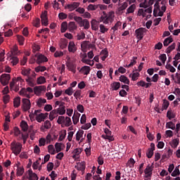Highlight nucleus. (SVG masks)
<instances>
[{
	"label": "nucleus",
	"instance_id": "nucleus-50",
	"mask_svg": "<svg viewBox=\"0 0 180 180\" xmlns=\"http://www.w3.org/2000/svg\"><path fill=\"white\" fill-rule=\"evenodd\" d=\"M88 11H96L98 9V5L89 4L87 7Z\"/></svg>",
	"mask_w": 180,
	"mask_h": 180
},
{
	"label": "nucleus",
	"instance_id": "nucleus-18",
	"mask_svg": "<svg viewBox=\"0 0 180 180\" xmlns=\"http://www.w3.org/2000/svg\"><path fill=\"white\" fill-rule=\"evenodd\" d=\"M101 22H99V20H98V21L96 20H92L91 23L93 30H98V29H99L98 25Z\"/></svg>",
	"mask_w": 180,
	"mask_h": 180
},
{
	"label": "nucleus",
	"instance_id": "nucleus-60",
	"mask_svg": "<svg viewBox=\"0 0 180 180\" xmlns=\"http://www.w3.org/2000/svg\"><path fill=\"white\" fill-rule=\"evenodd\" d=\"M82 61L84 63V64H87L88 65H91V67H93L94 65V62H92V64H91V60L89 59H82Z\"/></svg>",
	"mask_w": 180,
	"mask_h": 180
},
{
	"label": "nucleus",
	"instance_id": "nucleus-22",
	"mask_svg": "<svg viewBox=\"0 0 180 180\" xmlns=\"http://www.w3.org/2000/svg\"><path fill=\"white\" fill-rule=\"evenodd\" d=\"M20 127L22 131H27V130L29 129V125L27 124V122H26V121L22 120L20 122Z\"/></svg>",
	"mask_w": 180,
	"mask_h": 180
},
{
	"label": "nucleus",
	"instance_id": "nucleus-36",
	"mask_svg": "<svg viewBox=\"0 0 180 180\" xmlns=\"http://www.w3.org/2000/svg\"><path fill=\"white\" fill-rule=\"evenodd\" d=\"M137 63V57L134 56L131 60L130 63L127 65V68H130V67H133V65H136Z\"/></svg>",
	"mask_w": 180,
	"mask_h": 180
},
{
	"label": "nucleus",
	"instance_id": "nucleus-37",
	"mask_svg": "<svg viewBox=\"0 0 180 180\" xmlns=\"http://www.w3.org/2000/svg\"><path fill=\"white\" fill-rule=\"evenodd\" d=\"M13 105L14 108H19V106H20V97L14 98Z\"/></svg>",
	"mask_w": 180,
	"mask_h": 180
},
{
	"label": "nucleus",
	"instance_id": "nucleus-43",
	"mask_svg": "<svg viewBox=\"0 0 180 180\" xmlns=\"http://www.w3.org/2000/svg\"><path fill=\"white\" fill-rule=\"evenodd\" d=\"M65 125L66 127H70V126L72 124V122L71 121V118L70 117H65Z\"/></svg>",
	"mask_w": 180,
	"mask_h": 180
},
{
	"label": "nucleus",
	"instance_id": "nucleus-63",
	"mask_svg": "<svg viewBox=\"0 0 180 180\" xmlns=\"http://www.w3.org/2000/svg\"><path fill=\"white\" fill-rule=\"evenodd\" d=\"M11 99V96L9 95H5L3 97L4 103L6 105L9 102V100Z\"/></svg>",
	"mask_w": 180,
	"mask_h": 180
},
{
	"label": "nucleus",
	"instance_id": "nucleus-45",
	"mask_svg": "<svg viewBox=\"0 0 180 180\" xmlns=\"http://www.w3.org/2000/svg\"><path fill=\"white\" fill-rule=\"evenodd\" d=\"M165 68L169 70L170 72H175V71H176V69H175V68H174V66H172L171 64L167 63L165 66Z\"/></svg>",
	"mask_w": 180,
	"mask_h": 180
},
{
	"label": "nucleus",
	"instance_id": "nucleus-5",
	"mask_svg": "<svg viewBox=\"0 0 180 180\" xmlns=\"http://www.w3.org/2000/svg\"><path fill=\"white\" fill-rule=\"evenodd\" d=\"M153 169H154V166L148 165L144 170L145 178H149L151 179L153 176Z\"/></svg>",
	"mask_w": 180,
	"mask_h": 180
},
{
	"label": "nucleus",
	"instance_id": "nucleus-23",
	"mask_svg": "<svg viewBox=\"0 0 180 180\" xmlns=\"http://www.w3.org/2000/svg\"><path fill=\"white\" fill-rule=\"evenodd\" d=\"M47 103V100H46V98H39L37 101V105L38 108H41V106H44V103Z\"/></svg>",
	"mask_w": 180,
	"mask_h": 180
},
{
	"label": "nucleus",
	"instance_id": "nucleus-34",
	"mask_svg": "<svg viewBox=\"0 0 180 180\" xmlns=\"http://www.w3.org/2000/svg\"><path fill=\"white\" fill-rule=\"evenodd\" d=\"M83 136H84V131L83 130L78 131L76 134V141H79V140H81Z\"/></svg>",
	"mask_w": 180,
	"mask_h": 180
},
{
	"label": "nucleus",
	"instance_id": "nucleus-29",
	"mask_svg": "<svg viewBox=\"0 0 180 180\" xmlns=\"http://www.w3.org/2000/svg\"><path fill=\"white\" fill-rule=\"evenodd\" d=\"M84 29L87 30L90 27L89 21L86 19L83 20L82 25H80V27H84Z\"/></svg>",
	"mask_w": 180,
	"mask_h": 180
},
{
	"label": "nucleus",
	"instance_id": "nucleus-3",
	"mask_svg": "<svg viewBox=\"0 0 180 180\" xmlns=\"http://www.w3.org/2000/svg\"><path fill=\"white\" fill-rule=\"evenodd\" d=\"M30 71H32L31 69H24L22 70V75H25V77H27V79H25L26 82L29 83V85L30 86H34V84L33 83V78L30 77Z\"/></svg>",
	"mask_w": 180,
	"mask_h": 180
},
{
	"label": "nucleus",
	"instance_id": "nucleus-55",
	"mask_svg": "<svg viewBox=\"0 0 180 180\" xmlns=\"http://www.w3.org/2000/svg\"><path fill=\"white\" fill-rule=\"evenodd\" d=\"M101 137H102V139H104V140H108V141H109L110 142L115 141V138L108 136V135L103 134V135L101 136Z\"/></svg>",
	"mask_w": 180,
	"mask_h": 180
},
{
	"label": "nucleus",
	"instance_id": "nucleus-56",
	"mask_svg": "<svg viewBox=\"0 0 180 180\" xmlns=\"http://www.w3.org/2000/svg\"><path fill=\"white\" fill-rule=\"evenodd\" d=\"M57 110V112L58 115H65V108H59L58 109H56Z\"/></svg>",
	"mask_w": 180,
	"mask_h": 180
},
{
	"label": "nucleus",
	"instance_id": "nucleus-64",
	"mask_svg": "<svg viewBox=\"0 0 180 180\" xmlns=\"http://www.w3.org/2000/svg\"><path fill=\"white\" fill-rule=\"evenodd\" d=\"M108 28L105 27V25H100V32L101 33H105V32H108Z\"/></svg>",
	"mask_w": 180,
	"mask_h": 180
},
{
	"label": "nucleus",
	"instance_id": "nucleus-26",
	"mask_svg": "<svg viewBox=\"0 0 180 180\" xmlns=\"http://www.w3.org/2000/svg\"><path fill=\"white\" fill-rule=\"evenodd\" d=\"M68 29V23H67V22H62L61 28H60L61 33H65Z\"/></svg>",
	"mask_w": 180,
	"mask_h": 180
},
{
	"label": "nucleus",
	"instance_id": "nucleus-13",
	"mask_svg": "<svg viewBox=\"0 0 180 180\" xmlns=\"http://www.w3.org/2000/svg\"><path fill=\"white\" fill-rule=\"evenodd\" d=\"M43 91H46V87L44 86H35L34 88V93L37 96H39V95H40Z\"/></svg>",
	"mask_w": 180,
	"mask_h": 180
},
{
	"label": "nucleus",
	"instance_id": "nucleus-21",
	"mask_svg": "<svg viewBox=\"0 0 180 180\" xmlns=\"http://www.w3.org/2000/svg\"><path fill=\"white\" fill-rule=\"evenodd\" d=\"M120 82H123V84H127V85H130V80H129V78L124 75H121L120 77Z\"/></svg>",
	"mask_w": 180,
	"mask_h": 180
},
{
	"label": "nucleus",
	"instance_id": "nucleus-28",
	"mask_svg": "<svg viewBox=\"0 0 180 180\" xmlns=\"http://www.w3.org/2000/svg\"><path fill=\"white\" fill-rule=\"evenodd\" d=\"M25 172V168L23 167H18L16 175L17 176H22Z\"/></svg>",
	"mask_w": 180,
	"mask_h": 180
},
{
	"label": "nucleus",
	"instance_id": "nucleus-54",
	"mask_svg": "<svg viewBox=\"0 0 180 180\" xmlns=\"http://www.w3.org/2000/svg\"><path fill=\"white\" fill-rule=\"evenodd\" d=\"M178 175H180L179 169L178 167H176L172 173V176H178Z\"/></svg>",
	"mask_w": 180,
	"mask_h": 180
},
{
	"label": "nucleus",
	"instance_id": "nucleus-47",
	"mask_svg": "<svg viewBox=\"0 0 180 180\" xmlns=\"http://www.w3.org/2000/svg\"><path fill=\"white\" fill-rule=\"evenodd\" d=\"M73 153L75 154V155H73V158H75V157H77V155H79V154H81V153H82V148H76L74 150Z\"/></svg>",
	"mask_w": 180,
	"mask_h": 180
},
{
	"label": "nucleus",
	"instance_id": "nucleus-44",
	"mask_svg": "<svg viewBox=\"0 0 180 180\" xmlns=\"http://www.w3.org/2000/svg\"><path fill=\"white\" fill-rule=\"evenodd\" d=\"M136 10V5L132 4L131 5L127 10V13H133Z\"/></svg>",
	"mask_w": 180,
	"mask_h": 180
},
{
	"label": "nucleus",
	"instance_id": "nucleus-33",
	"mask_svg": "<svg viewBox=\"0 0 180 180\" xmlns=\"http://www.w3.org/2000/svg\"><path fill=\"white\" fill-rule=\"evenodd\" d=\"M129 77H131L132 81H137V79H139V77H140V73L134 72L133 74H130Z\"/></svg>",
	"mask_w": 180,
	"mask_h": 180
},
{
	"label": "nucleus",
	"instance_id": "nucleus-1",
	"mask_svg": "<svg viewBox=\"0 0 180 180\" xmlns=\"http://www.w3.org/2000/svg\"><path fill=\"white\" fill-rule=\"evenodd\" d=\"M115 18V11H110L106 13V11H103V15L98 18V22H103L104 25H109V22L112 23Z\"/></svg>",
	"mask_w": 180,
	"mask_h": 180
},
{
	"label": "nucleus",
	"instance_id": "nucleus-7",
	"mask_svg": "<svg viewBox=\"0 0 180 180\" xmlns=\"http://www.w3.org/2000/svg\"><path fill=\"white\" fill-rule=\"evenodd\" d=\"M32 104L30 100L27 98H22V109L24 112H27L30 109Z\"/></svg>",
	"mask_w": 180,
	"mask_h": 180
},
{
	"label": "nucleus",
	"instance_id": "nucleus-8",
	"mask_svg": "<svg viewBox=\"0 0 180 180\" xmlns=\"http://www.w3.org/2000/svg\"><path fill=\"white\" fill-rule=\"evenodd\" d=\"M35 57H37L36 63L39 65L42 64V63H47V61H49L47 57L44 56L43 54L36 55Z\"/></svg>",
	"mask_w": 180,
	"mask_h": 180
},
{
	"label": "nucleus",
	"instance_id": "nucleus-51",
	"mask_svg": "<svg viewBox=\"0 0 180 180\" xmlns=\"http://www.w3.org/2000/svg\"><path fill=\"white\" fill-rule=\"evenodd\" d=\"M168 106H169V101L167 100L163 101V104H162V109L163 110H166V109H168Z\"/></svg>",
	"mask_w": 180,
	"mask_h": 180
},
{
	"label": "nucleus",
	"instance_id": "nucleus-39",
	"mask_svg": "<svg viewBox=\"0 0 180 180\" xmlns=\"http://www.w3.org/2000/svg\"><path fill=\"white\" fill-rule=\"evenodd\" d=\"M44 82H46V77H39L37 78V84L38 85H41L43 84H44Z\"/></svg>",
	"mask_w": 180,
	"mask_h": 180
},
{
	"label": "nucleus",
	"instance_id": "nucleus-53",
	"mask_svg": "<svg viewBox=\"0 0 180 180\" xmlns=\"http://www.w3.org/2000/svg\"><path fill=\"white\" fill-rule=\"evenodd\" d=\"M74 20H75V22L79 23V26H81V25H82V22L84 20H82V18L78 17V16H75Z\"/></svg>",
	"mask_w": 180,
	"mask_h": 180
},
{
	"label": "nucleus",
	"instance_id": "nucleus-61",
	"mask_svg": "<svg viewBox=\"0 0 180 180\" xmlns=\"http://www.w3.org/2000/svg\"><path fill=\"white\" fill-rule=\"evenodd\" d=\"M134 164H136V161L134 160V159L131 158L128 161L129 167L131 168L132 167H134Z\"/></svg>",
	"mask_w": 180,
	"mask_h": 180
},
{
	"label": "nucleus",
	"instance_id": "nucleus-2",
	"mask_svg": "<svg viewBox=\"0 0 180 180\" xmlns=\"http://www.w3.org/2000/svg\"><path fill=\"white\" fill-rule=\"evenodd\" d=\"M10 147L13 154L15 155H19V154L22 153V146L20 142H16V141H13L11 142Z\"/></svg>",
	"mask_w": 180,
	"mask_h": 180
},
{
	"label": "nucleus",
	"instance_id": "nucleus-15",
	"mask_svg": "<svg viewBox=\"0 0 180 180\" xmlns=\"http://www.w3.org/2000/svg\"><path fill=\"white\" fill-rule=\"evenodd\" d=\"M80 72L84 74V75H88L91 72V67L86 65L82 67Z\"/></svg>",
	"mask_w": 180,
	"mask_h": 180
},
{
	"label": "nucleus",
	"instance_id": "nucleus-52",
	"mask_svg": "<svg viewBox=\"0 0 180 180\" xmlns=\"http://www.w3.org/2000/svg\"><path fill=\"white\" fill-rule=\"evenodd\" d=\"M65 136H67V130H64L63 133L59 136L58 141H63V140H64V139H65Z\"/></svg>",
	"mask_w": 180,
	"mask_h": 180
},
{
	"label": "nucleus",
	"instance_id": "nucleus-59",
	"mask_svg": "<svg viewBox=\"0 0 180 180\" xmlns=\"http://www.w3.org/2000/svg\"><path fill=\"white\" fill-rule=\"evenodd\" d=\"M5 59V50L0 49V61H4Z\"/></svg>",
	"mask_w": 180,
	"mask_h": 180
},
{
	"label": "nucleus",
	"instance_id": "nucleus-25",
	"mask_svg": "<svg viewBox=\"0 0 180 180\" xmlns=\"http://www.w3.org/2000/svg\"><path fill=\"white\" fill-rule=\"evenodd\" d=\"M129 6V4L127 2H124L121 6L118 8V13H123V11H125V9Z\"/></svg>",
	"mask_w": 180,
	"mask_h": 180
},
{
	"label": "nucleus",
	"instance_id": "nucleus-16",
	"mask_svg": "<svg viewBox=\"0 0 180 180\" xmlns=\"http://www.w3.org/2000/svg\"><path fill=\"white\" fill-rule=\"evenodd\" d=\"M68 51H70V53H75V51H77V46L74 41L69 42Z\"/></svg>",
	"mask_w": 180,
	"mask_h": 180
},
{
	"label": "nucleus",
	"instance_id": "nucleus-48",
	"mask_svg": "<svg viewBox=\"0 0 180 180\" xmlns=\"http://www.w3.org/2000/svg\"><path fill=\"white\" fill-rule=\"evenodd\" d=\"M66 65L69 68L70 71H72V72H75V65H74V64L69 63H67Z\"/></svg>",
	"mask_w": 180,
	"mask_h": 180
},
{
	"label": "nucleus",
	"instance_id": "nucleus-49",
	"mask_svg": "<svg viewBox=\"0 0 180 180\" xmlns=\"http://www.w3.org/2000/svg\"><path fill=\"white\" fill-rule=\"evenodd\" d=\"M65 94L71 96L74 94V89H72V87H69L65 91Z\"/></svg>",
	"mask_w": 180,
	"mask_h": 180
},
{
	"label": "nucleus",
	"instance_id": "nucleus-41",
	"mask_svg": "<svg viewBox=\"0 0 180 180\" xmlns=\"http://www.w3.org/2000/svg\"><path fill=\"white\" fill-rule=\"evenodd\" d=\"M10 61L13 65H16L19 63V58L16 56H13L10 58Z\"/></svg>",
	"mask_w": 180,
	"mask_h": 180
},
{
	"label": "nucleus",
	"instance_id": "nucleus-62",
	"mask_svg": "<svg viewBox=\"0 0 180 180\" xmlns=\"http://www.w3.org/2000/svg\"><path fill=\"white\" fill-rule=\"evenodd\" d=\"M63 56H64V52L63 51H56L54 53V57L56 58L63 57Z\"/></svg>",
	"mask_w": 180,
	"mask_h": 180
},
{
	"label": "nucleus",
	"instance_id": "nucleus-4",
	"mask_svg": "<svg viewBox=\"0 0 180 180\" xmlns=\"http://www.w3.org/2000/svg\"><path fill=\"white\" fill-rule=\"evenodd\" d=\"M147 32V29L144 27H140L135 30L136 38L139 40H143V37H144V33Z\"/></svg>",
	"mask_w": 180,
	"mask_h": 180
},
{
	"label": "nucleus",
	"instance_id": "nucleus-24",
	"mask_svg": "<svg viewBox=\"0 0 180 180\" xmlns=\"http://www.w3.org/2000/svg\"><path fill=\"white\" fill-rule=\"evenodd\" d=\"M172 41H174V39H172L171 37H169L164 40L163 45L165 47H167V46H169Z\"/></svg>",
	"mask_w": 180,
	"mask_h": 180
},
{
	"label": "nucleus",
	"instance_id": "nucleus-19",
	"mask_svg": "<svg viewBox=\"0 0 180 180\" xmlns=\"http://www.w3.org/2000/svg\"><path fill=\"white\" fill-rule=\"evenodd\" d=\"M80 116H81V114L79 112H77L73 115L72 116L73 124H77L78 122H79Z\"/></svg>",
	"mask_w": 180,
	"mask_h": 180
},
{
	"label": "nucleus",
	"instance_id": "nucleus-46",
	"mask_svg": "<svg viewBox=\"0 0 180 180\" xmlns=\"http://www.w3.org/2000/svg\"><path fill=\"white\" fill-rule=\"evenodd\" d=\"M57 123L58 124H63V123H65V116H59L57 120Z\"/></svg>",
	"mask_w": 180,
	"mask_h": 180
},
{
	"label": "nucleus",
	"instance_id": "nucleus-40",
	"mask_svg": "<svg viewBox=\"0 0 180 180\" xmlns=\"http://www.w3.org/2000/svg\"><path fill=\"white\" fill-rule=\"evenodd\" d=\"M46 70H47V68H46L45 66H41V65H39L37 68H35V71L37 72H44V71H46Z\"/></svg>",
	"mask_w": 180,
	"mask_h": 180
},
{
	"label": "nucleus",
	"instance_id": "nucleus-10",
	"mask_svg": "<svg viewBox=\"0 0 180 180\" xmlns=\"http://www.w3.org/2000/svg\"><path fill=\"white\" fill-rule=\"evenodd\" d=\"M79 6V2H72L70 4H68L65 8V9H68L70 12H72V11H75Z\"/></svg>",
	"mask_w": 180,
	"mask_h": 180
},
{
	"label": "nucleus",
	"instance_id": "nucleus-58",
	"mask_svg": "<svg viewBox=\"0 0 180 180\" xmlns=\"http://www.w3.org/2000/svg\"><path fill=\"white\" fill-rule=\"evenodd\" d=\"M44 127L47 129H50L51 127V122L49 120L45 121L44 123Z\"/></svg>",
	"mask_w": 180,
	"mask_h": 180
},
{
	"label": "nucleus",
	"instance_id": "nucleus-31",
	"mask_svg": "<svg viewBox=\"0 0 180 180\" xmlns=\"http://www.w3.org/2000/svg\"><path fill=\"white\" fill-rule=\"evenodd\" d=\"M175 47H176V44L175 43H173L172 45L168 46L166 49L167 54H169L171 51H172L173 50H175Z\"/></svg>",
	"mask_w": 180,
	"mask_h": 180
},
{
	"label": "nucleus",
	"instance_id": "nucleus-38",
	"mask_svg": "<svg viewBox=\"0 0 180 180\" xmlns=\"http://www.w3.org/2000/svg\"><path fill=\"white\" fill-rule=\"evenodd\" d=\"M82 51L83 53H86V49H88V41H84L81 44Z\"/></svg>",
	"mask_w": 180,
	"mask_h": 180
},
{
	"label": "nucleus",
	"instance_id": "nucleus-11",
	"mask_svg": "<svg viewBox=\"0 0 180 180\" xmlns=\"http://www.w3.org/2000/svg\"><path fill=\"white\" fill-rule=\"evenodd\" d=\"M155 150V144L150 143V148L148 149V151L146 152V156L148 158H151L153 155H154V150Z\"/></svg>",
	"mask_w": 180,
	"mask_h": 180
},
{
	"label": "nucleus",
	"instance_id": "nucleus-20",
	"mask_svg": "<svg viewBox=\"0 0 180 180\" xmlns=\"http://www.w3.org/2000/svg\"><path fill=\"white\" fill-rule=\"evenodd\" d=\"M58 113L57 112V110H53L52 111H51L50 114H49V120L51 121L54 120V119H56V117H57Z\"/></svg>",
	"mask_w": 180,
	"mask_h": 180
},
{
	"label": "nucleus",
	"instance_id": "nucleus-17",
	"mask_svg": "<svg viewBox=\"0 0 180 180\" xmlns=\"http://www.w3.org/2000/svg\"><path fill=\"white\" fill-rule=\"evenodd\" d=\"M110 86H111V91H117L118 89H120L121 84H120V82H114L111 83Z\"/></svg>",
	"mask_w": 180,
	"mask_h": 180
},
{
	"label": "nucleus",
	"instance_id": "nucleus-57",
	"mask_svg": "<svg viewBox=\"0 0 180 180\" xmlns=\"http://www.w3.org/2000/svg\"><path fill=\"white\" fill-rule=\"evenodd\" d=\"M61 146H63V143H56L55 144V148L56 152L60 153V151H61Z\"/></svg>",
	"mask_w": 180,
	"mask_h": 180
},
{
	"label": "nucleus",
	"instance_id": "nucleus-30",
	"mask_svg": "<svg viewBox=\"0 0 180 180\" xmlns=\"http://www.w3.org/2000/svg\"><path fill=\"white\" fill-rule=\"evenodd\" d=\"M68 27L70 32H72V30H75L77 29V25H75V22H70Z\"/></svg>",
	"mask_w": 180,
	"mask_h": 180
},
{
	"label": "nucleus",
	"instance_id": "nucleus-9",
	"mask_svg": "<svg viewBox=\"0 0 180 180\" xmlns=\"http://www.w3.org/2000/svg\"><path fill=\"white\" fill-rule=\"evenodd\" d=\"M75 168L77 171H82V174H84V172H85V168H86V163H85V162H84V161H82L81 162H77V165L75 166Z\"/></svg>",
	"mask_w": 180,
	"mask_h": 180
},
{
	"label": "nucleus",
	"instance_id": "nucleus-35",
	"mask_svg": "<svg viewBox=\"0 0 180 180\" xmlns=\"http://www.w3.org/2000/svg\"><path fill=\"white\" fill-rule=\"evenodd\" d=\"M179 145V138L174 139L172 140V147L173 148H176Z\"/></svg>",
	"mask_w": 180,
	"mask_h": 180
},
{
	"label": "nucleus",
	"instance_id": "nucleus-14",
	"mask_svg": "<svg viewBox=\"0 0 180 180\" xmlns=\"http://www.w3.org/2000/svg\"><path fill=\"white\" fill-rule=\"evenodd\" d=\"M28 179L29 180H39V176H37V174L36 173H34L32 169H30L28 171Z\"/></svg>",
	"mask_w": 180,
	"mask_h": 180
},
{
	"label": "nucleus",
	"instance_id": "nucleus-6",
	"mask_svg": "<svg viewBox=\"0 0 180 180\" xmlns=\"http://www.w3.org/2000/svg\"><path fill=\"white\" fill-rule=\"evenodd\" d=\"M11 80V75L9 74H3L0 77V82L2 85H8L9 81Z\"/></svg>",
	"mask_w": 180,
	"mask_h": 180
},
{
	"label": "nucleus",
	"instance_id": "nucleus-42",
	"mask_svg": "<svg viewBox=\"0 0 180 180\" xmlns=\"http://www.w3.org/2000/svg\"><path fill=\"white\" fill-rule=\"evenodd\" d=\"M48 151L49 154H51V155H54V154H56V149H54V146L49 145L48 146Z\"/></svg>",
	"mask_w": 180,
	"mask_h": 180
},
{
	"label": "nucleus",
	"instance_id": "nucleus-27",
	"mask_svg": "<svg viewBox=\"0 0 180 180\" xmlns=\"http://www.w3.org/2000/svg\"><path fill=\"white\" fill-rule=\"evenodd\" d=\"M44 119H46L44 113H40L36 117V120L38 122V123H41Z\"/></svg>",
	"mask_w": 180,
	"mask_h": 180
},
{
	"label": "nucleus",
	"instance_id": "nucleus-12",
	"mask_svg": "<svg viewBox=\"0 0 180 180\" xmlns=\"http://www.w3.org/2000/svg\"><path fill=\"white\" fill-rule=\"evenodd\" d=\"M41 22L44 26L49 25V18H47V11H45L41 15Z\"/></svg>",
	"mask_w": 180,
	"mask_h": 180
},
{
	"label": "nucleus",
	"instance_id": "nucleus-32",
	"mask_svg": "<svg viewBox=\"0 0 180 180\" xmlns=\"http://www.w3.org/2000/svg\"><path fill=\"white\" fill-rule=\"evenodd\" d=\"M166 129H171L172 130H175V123L172 121L166 123Z\"/></svg>",
	"mask_w": 180,
	"mask_h": 180
}]
</instances>
